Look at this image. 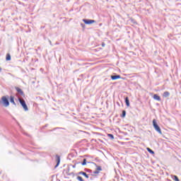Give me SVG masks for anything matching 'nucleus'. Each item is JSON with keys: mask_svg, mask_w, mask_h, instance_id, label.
Listing matches in <instances>:
<instances>
[{"mask_svg": "<svg viewBox=\"0 0 181 181\" xmlns=\"http://www.w3.org/2000/svg\"><path fill=\"white\" fill-rule=\"evenodd\" d=\"M0 103L3 104L4 107H9V96L4 95L1 97Z\"/></svg>", "mask_w": 181, "mask_h": 181, "instance_id": "nucleus-1", "label": "nucleus"}, {"mask_svg": "<svg viewBox=\"0 0 181 181\" xmlns=\"http://www.w3.org/2000/svg\"><path fill=\"white\" fill-rule=\"evenodd\" d=\"M153 127L156 132L159 133L160 135H162V129H160V127H159V124H158L156 119H153Z\"/></svg>", "mask_w": 181, "mask_h": 181, "instance_id": "nucleus-2", "label": "nucleus"}, {"mask_svg": "<svg viewBox=\"0 0 181 181\" xmlns=\"http://www.w3.org/2000/svg\"><path fill=\"white\" fill-rule=\"evenodd\" d=\"M18 101L21 105L23 107L24 111H29V108L28 107V105H26L25 100H22L21 98H18Z\"/></svg>", "mask_w": 181, "mask_h": 181, "instance_id": "nucleus-3", "label": "nucleus"}, {"mask_svg": "<svg viewBox=\"0 0 181 181\" xmlns=\"http://www.w3.org/2000/svg\"><path fill=\"white\" fill-rule=\"evenodd\" d=\"M82 21L85 25H92V23H95L97 22L95 20L87 19V18H83Z\"/></svg>", "mask_w": 181, "mask_h": 181, "instance_id": "nucleus-4", "label": "nucleus"}, {"mask_svg": "<svg viewBox=\"0 0 181 181\" xmlns=\"http://www.w3.org/2000/svg\"><path fill=\"white\" fill-rule=\"evenodd\" d=\"M15 89L17 91L18 95H21V97H25V93H23V90H22L21 88L16 87Z\"/></svg>", "mask_w": 181, "mask_h": 181, "instance_id": "nucleus-5", "label": "nucleus"}, {"mask_svg": "<svg viewBox=\"0 0 181 181\" xmlns=\"http://www.w3.org/2000/svg\"><path fill=\"white\" fill-rule=\"evenodd\" d=\"M55 159H56L57 164L54 166V169H56L59 166V165H60V156L57 154L55 156Z\"/></svg>", "mask_w": 181, "mask_h": 181, "instance_id": "nucleus-6", "label": "nucleus"}, {"mask_svg": "<svg viewBox=\"0 0 181 181\" xmlns=\"http://www.w3.org/2000/svg\"><path fill=\"white\" fill-rule=\"evenodd\" d=\"M111 80L115 81L121 78V75H118L117 74H114V75L110 76Z\"/></svg>", "mask_w": 181, "mask_h": 181, "instance_id": "nucleus-7", "label": "nucleus"}, {"mask_svg": "<svg viewBox=\"0 0 181 181\" xmlns=\"http://www.w3.org/2000/svg\"><path fill=\"white\" fill-rule=\"evenodd\" d=\"M78 175H82V176H84L86 179H88L89 177L88 174H87V173L83 171H80L76 174V176H78Z\"/></svg>", "mask_w": 181, "mask_h": 181, "instance_id": "nucleus-8", "label": "nucleus"}, {"mask_svg": "<svg viewBox=\"0 0 181 181\" xmlns=\"http://www.w3.org/2000/svg\"><path fill=\"white\" fill-rule=\"evenodd\" d=\"M8 98H9L10 103L13 105H15V107H16V103H15V96L11 95Z\"/></svg>", "mask_w": 181, "mask_h": 181, "instance_id": "nucleus-9", "label": "nucleus"}, {"mask_svg": "<svg viewBox=\"0 0 181 181\" xmlns=\"http://www.w3.org/2000/svg\"><path fill=\"white\" fill-rule=\"evenodd\" d=\"M124 103H125L127 107H129V105H130L129 98H128V96L124 98Z\"/></svg>", "mask_w": 181, "mask_h": 181, "instance_id": "nucleus-10", "label": "nucleus"}, {"mask_svg": "<svg viewBox=\"0 0 181 181\" xmlns=\"http://www.w3.org/2000/svg\"><path fill=\"white\" fill-rule=\"evenodd\" d=\"M92 163H93V165H95V166L96 167V170H98L99 172H101V170H103V168H101V166L98 165L95 163L92 162Z\"/></svg>", "mask_w": 181, "mask_h": 181, "instance_id": "nucleus-11", "label": "nucleus"}, {"mask_svg": "<svg viewBox=\"0 0 181 181\" xmlns=\"http://www.w3.org/2000/svg\"><path fill=\"white\" fill-rule=\"evenodd\" d=\"M153 98L156 100L157 101H160V96L158 94H154Z\"/></svg>", "mask_w": 181, "mask_h": 181, "instance_id": "nucleus-12", "label": "nucleus"}, {"mask_svg": "<svg viewBox=\"0 0 181 181\" xmlns=\"http://www.w3.org/2000/svg\"><path fill=\"white\" fill-rule=\"evenodd\" d=\"M146 150L148 151V152L149 153H151V155H155V151H153V150H152L151 148L147 147Z\"/></svg>", "mask_w": 181, "mask_h": 181, "instance_id": "nucleus-13", "label": "nucleus"}, {"mask_svg": "<svg viewBox=\"0 0 181 181\" xmlns=\"http://www.w3.org/2000/svg\"><path fill=\"white\" fill-rule=\"evenodd\" d=\"M127 116V111L122 110V114L120 115L121 118H125Z\"/></svg>", "mask_w": 181, "mask_h": 181, "instance_id": "nucleus-14", "label": "nucleus"}, {"mask_svg": "<svg viewBox=\"0 0 181 181\" xmlns=\"http://www.w3.org/2000/svg\"><path fill=\"white\" fill-rule=\"evenodd\" d=\"M11 54L7 53L6 55V62L11 61Z\"/></svg>", "mask_w": 181, "mask_h": 181, "instance_id": "nucleus-15", "label": "nucleus"}, {"mask_svg": "<svg viewBox=\"0 0 181 181\" xmlns=\"http://www.w3.org/2000/svg\"><path fill=\"white\" fill-rule=\"evenodd\" d=\"M169 95H170V93H169L168 91H165L163 93V97H165V98L169 97Z\"/></svg>", "mask_w": 181, "mask_h": 181, "instance_id": "nucleus-16", "label": "nucleus"}, {"mask_svg": "<svg viewBox=\"0 0 181 181\" xmlns=\"http://www.w3.org/2000/svg\"><path fill=\"white\" fill-rule=\"evenodd\" d=\"M172 178L173 179V180L175 181H180V180H179V177H177V175H173Z\"/></svg>", "mask_w": 181, "mask_h": 181, "instance_id": "nucleus-17", "label": "nucleus"}, {"mask_svg": "<svg viewBox=\"0 0 181 181\" xmlns=\"http://www.w3.org/2000/svg\"><path fill=\"white\" fill-rule=\"evenodd\" d=\"M56 129H64V130H66V128H63V127H56V128H54V129H52V130H49V132H52V131H56Z\"/></svg>", "mask_w": 181, "mask_h": 181, "instance_id": "nucleus-18", "label": "nucleus"}, {"mask_svg": "<svg viewBox=\"0 0 181 181\" xmlns=\"http://www.w3.org/2000/svg\"><path fill=\"white\" fill-rule=\"evenodd\" d=\"M82 166H86V165H87V159L84 158L83 160V162L81 163Z\"/></svg>", "mask_w": 181, "mask_h": 181, "instance_id": "nucleus-19", "label": "nucleus"}, {"mask_svg": "<svg viewBox=\"0 0 181 181\" xmlns=\"http://www.w3.org/2000/svg\"><path fill=\"white\" fill-rule=\"evenodd\" d=\"M129 21L131 22V23H134V25L136 24V21L132 18L129 19Z\"/></svg>", "mask_w": 181, "mask_h": 181, "instance_id": "nucleus-20", "label": "nucleus"}, {"mask_svg": "<svg viewBox=\"0 0 181 181\" xmlns=\"http://www.w3.org/2000/svg\"><path fill=\"white\" fill-rule=\"evenodd\" d=\"M77 180L78 181H84V179H83V177L78 175L76 177Z\"/></svg>", "mask_w": 181, "mask_h": 181, "instance_id": "nucleus-21", "label": "nucleus"}, {"mask_svg": "<svg viewBox=\"0 0 181 181\" xmlns=\"http://www.w3.org/2000/svg\"><path fill=\"white\" fill-rule=\"evenodd\" d=\"M84 170L85 172H88V173H93V170L85 168Z\"/></svg>", "mask_w": 181, "mask_h": 181, "instance_id": "nucleus-22", "label": "nucleus"}, {"mask_svg": "<svg viewBox=\"0 0 181 181\" xmlns=\"http://www.w3.org/2000/svg\"><path fill=\"white\" fill-rule=\"evenodd\" d=\"M68 176H72V177H74L76 176V174L74 173H67Z\"/></svg>", "mask_w": 181, "mask_h": 181, "instance_id": "nucleus-23", "label": "nucleus"}, {"mask_svg": "<svg viewBox=\"0 0 181 181\" xmlns=\"http://www.w3.org/2000/svg\"><path fill=\"white\" fill-rule=\"evenodd\" d=\"M107 136L111 139H114V134H108Z\"/></svg>", "mask_w": 181, "mask_h": 181, "instance_id": "nucleus-24", "label": "nucleus"}, {"mask_svg": "<svg viewBox=\"0 0 181 181\" xmlns=\"http://www.w3.org/2000/svg\"><path fill=\"white\" fill-rule=\"evenodd\" d=\"M81 28H83V29H86V24L81 23Z\"/></svg>", "mask_w": 181, "mask_h": 181, "instance_id": "nucleus-25", "label": "nucleus"}, {"mask_svg": "<svg viewBox=\"0 0 181 181\" xmlns=\"http://www.w3.org/2000/svg\"><path fill=\"white\" fill-rule=\"evenodd\" d=\"M98 173H100V171L98 170H95L93 172V174H94V175H98Z\"/></svg>", "mask_w": 181, "mask_h": 181, "instance_id": "nucleus-26", "label": "nucleus"}, {"mask_svg": "<svg viewBox=\"0 0 181 181\" xmlns=\"http://www.w3.org/2000/svg\"><path fill=\"white\" fill-rule=\"evenodd\" d=\"M102 47H105V42L102 43Z\"/></svg>", "mask_w": 181, "mask_h": 181, "instance_id": "nucleus-27", "label": "nucleus"}, {"mask_svg": "<svg viewBox=\"0 0 181 181\" xmlns=\"http://www.w3.org/2000/svg\"><path fill=\"white\" fill-rule=\"evenodd\" d=\"M49 42L51 46H53V45L52 44V41L50 40H49Z\"/></svg>", "mask_w": 181, "mask_h": 181, "instance_id": "nucleus-28", "label": "nucleus"}, {"mask_svg": "<svg viewBox=\"0 0 181 181\" xmlns=\"http://www.w3.org/2000/svg\"><path fill=\"white\" fill-rule=\"evenodd\" d=\"M72 168L74 169L76 168V164L72 165Z\"/></svg>", "mask_w": 181, "mask_h": 181, "instance_id": "nucleus-29", "label": "nucleus"}, {"mask_svg": "<svg viewBox=\"0 0 181 181\" xmlns=\"http://www.w3.org/2000/svg\"><path fill=\"white\" fill-rule=\"evenodd\" d=\"M69 172H70V168H68V170H67V172H66V174H67V173H69Z\"/></svg>", "mask_w": 181, "mask_h": 181, "instance_id": "nucleus-30", "label": "nucleus"}, {"mask_svg": "<svg viewBox=\"0 0 181 181\" xmlns=\"http://www.w3.org/2000/svg\"><path fill=\"white\" fill-rule=\"evenodd\" d=\"M1 71H2V68L0 67V73H1Z\"/></svg>", "mask_w": 181, "mask_h": 181, "instance_id": "nucleus-31", "label": "nucleus"}, {"mask_svg": "<svg viewBox=\"0 0 181 181\" xmlns=\"http://www.w3.org/2000/svg\"><path fill=\"white\" fill-rule=\"evenodd\" d=\"M92 176H95V175H94V174H92Z\"/></svg>", "mask_w": 181, "mask_h": 181, "instance_id": "nucleus-32", "label": "nucleus"}, {"mask_svg": "<svg viewBox=\"0 0 181 181\" xmlns=\"http://www.w3.org/2000/svg\"><path fill=\"white\" fill-rule=\"evenodd\" d=\"M65 178H66V179H69V177H65Z\"/></svg>", "mask_w": 181, "mask_h": 181, "instance_id": "nucleus-33", "label": "nucleus"}, {"mask_svg": "<svg viewBox=\"0 0 181 181\" xmlns=\"http://www.w3.org/2000/svg\"><path fill=\"white\" fill-rule=\"evenodd\" d=\"M90 180H93V177H90Z\"/></svg>", "mask_w": 181, "mask_h": 181, "instance_id": "nucleus-34", "label": "nucleus"}, {"mask_svg": "<svg viewBox=\"0 0 181 181\" xmlns=\"http://www.w3.org/2000/svg\"><path fill=\"white\" fill-rule=\"evenodd\" d=\"M56 45H59V42H57Z\"/></svg>", "mask_w": 181, "mask_h": 181, "instance_id": "nucleus-35", "label": "nucleus"}, {"mask_svg": "<svg viewBox=\"0 0 181 181\" xmlns=\"http://www.w3.org/2000/svg\"><path fill=\"white\" fill-rule=\"evenodd\" d=\"M78 164H79L80 163H77Z\"/></svg>", "mask_w": 181, "mask_h": 181, "instance_id": "nucleus-36", "label": "nucleus"}]
</instances>
